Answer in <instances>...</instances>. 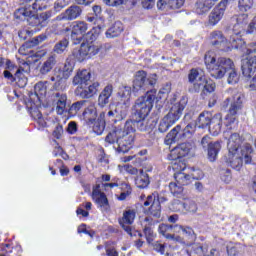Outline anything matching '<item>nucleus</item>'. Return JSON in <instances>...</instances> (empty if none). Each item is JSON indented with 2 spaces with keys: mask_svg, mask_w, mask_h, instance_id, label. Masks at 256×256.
Segmentation results:
<instances>
[{
  "mask_svg": "<svg viewBox=\"0 0 256 256\" xmlns=\"http://www.w3.org/2000/svg\"><path fill=\"white\" fill-rule=\"evenodd\" d=\"M127 113H129V110H127L125 107L116 104V107L114 110H110L107 113V117L110 121L113 123H117V121H123L125 117H127Z\"/></svg>",
  "mask_w": 256,
  "mask_h": 256,
  "instance_id": "nucleus-21",
  "label": "nucleus"
},
{
  "mask_svg": "<svg viewBox=\"0 0 256 256\" xmlns=\"http://www.w3.org/2000/svg\"><path fill=\"white\" fill-rule=\"evenodd\" d=\"M238 7L240 11H249L253 7V0H239Z\"/></svg>",
  "mask_w": 256,
  "mask_h": 256,
  "instance_id": "nucleus-52",
  "label": "nucleus"
},
{
  "mask_svg": "<svg viewBox=\"0 0 256 256\" xmlns=\"http://www.w3.org/2000/svg\"><path fill=\"white\" fill-rule=\"evenodd\" d=\"M173 211L183 212L185 211V202H181L180 200H174L172 203Z\"/></svg>",
  "mask_w": 256,
  "mask_h": 256,
  "instance_id": "nucleus-54",
  "label": "nucleus"
},
{
  "mask_svg": "<svg viewBox=\"0 0 256 256\" xmlns=\"http://www.w3.org/2000/svg\"><path fill=\"white\" fill-rule=\"evenodd\" d=\"M183 131H184V133L182 135H184L186 137V139H189V137H191V135H193L195 133V124L189 123L183 129Z\"/></svg>",
  "mask_w": 256,
  "mask_h": 256,
  "instance_id": "nucleus-53",
  "label": "nucleus"
},
{
  "mask_svg": "<svg viewBox=\"0 0 256 256\" xmlns=\"http://www.w3.org/2000/svg\"><path fill=\"white\" fill-rule=\"evenodd\" d=\"M179 159L180 158L172 159V161H175L172 165V169L175 173H184L189 168H187V165Z\"/></svg>",
  "mask_w": 256,
  "mask_h": 256,
  "instance_id": "nucleus-45",
  "label": "nucleus"
},
{
  "mask_svg": "<svg viewBox=\"0 0 256 256\" xmlns=\"http://www.w3.org/2000/svg\"><path fill=\"white\" fill-rule=\"evenodd\" d=\"M72 1L73 0H56V2L54 3V11H56V13H59V11L65 9L67 5H70Z\"/></svg>",
  "mask_w": 256,
  "mask_h": 256,
  "instance_id": "nucleus-49",
  "label": "nucleus"
},
{
  "mask_svg": "<svg viewBox=\"0 0 256 256\" xmlns=\"http://www.w3.org/2000/svg\"><path fill=\"white\" fill-rule=\"evenodd\" d=\"M97 91H99V83L97 82H94L89 87L85 86L82 89H78L80 97L83 99H89L90 97H93V95L97 94Z\"/></svg>",
  "mask_w": 256,
  "mask_h": 256,
  "instance_id": "nucleus-33",
  "label": "nucleus"
},
{
  "mask_svg": "<svg viewBox=\"0 0 256 256\" xmlns=\"http://www.w3.org/2000/svg\"><path fill=\"white\" fill-rule=\"evenodd\" d=\"M53 155L54 157H63V159H67V154L63 152V148H61L59 145L54 147Z\"/></svg>",
  "mask_w": 256,
  "mask_h": 256,
  "instance_id": "nucleus-60",
  "label": "nucleus"
},
{
  "mask_svg": "<svg viewBox=\"0 0 256 256\" xmlns=\"http://www.w3.org/2000/svg\"><path fill=\"white\" fill-rule=\"evenodd\" d=\"M212 45H220V49L225 50L227 40L223 37V33L214 31L211 33Z\"/></svg>",
  "mask_w": 256,
  "mask_h": 256,
  "instance_id": "nucleus-41",
  "label": "nucleus"
},
{
  "mask_svg": "<svg viewBox=\"0 0 256 256\" xmlns=\"http://www.w3.org/2000/svg\"><path fill=\"white\" fill-rule=\"evenodd\" d=\"M188 81L190 83V93H213L215 91V82L213 80H207V77L203 72H199L197 69H191L188 74Z\"/></svg>",
  "mask_w": 256,
  "mask_h": 256,
  "instance_id": "nucleus-6",
  "label": "nucleus"
},
{
  "mask_svg": "<svg viewBox=\"0 0 256 256\" xmlns=\"http://www.w3.org/2000/svg\"><path fill=\"white\" fill-rule=\"evenodd\" d=\"M83 120L88 123V125H91L95 122V119H97V108L94 106V104L89 105L82 114Z\"/></svg>",
  "mask_w": 256,
  "mask_h": 256,
  "instance_id": "nucleus-31",
  "label": "nucleus"
},
{
  "mask_svg": "<svg viewBox=\"0 0 256 256\" xmlns=\"http://www.w3.org/2000/svg\"><path fill=\"white\" fill-rule=\"evenodd\" d=\"M67 47H69V41L67 39H63L55 44L53 51L54 53H57V55H61L62 53H65Z\"/></svg>",
  "mask_w": 256,
  "mask_h": 256,
  "instance_id": "nucleus-46",
  "label": "nucleus"
},
{
  "mask_svg": "<svg viewBox=\"0 0 256 256\" xmlns=\"http://www.w3.org/2000/svg\"><path fill=\"white\" fill-rule=\"evenodd\" d=\"M99 33H101V29L93 28L86 34V39H88L90 43H93V41H95L99 37Z\"/></svg>",
  "mask_w": 256,
  "mask_h": 256,
  "instance_id": "nucleus-51",
  "label": "nucleus"
},
{
  "mask_svg": "<svg viewBox=\"0 0 256 256\" xmlns=\"http://www.w3.org/2000/svg\"><path fill=\"white\" fill-rule=\"evenodd\" d=\"M34 93L37 97H45L47 95V82H38L34 86Z\"/></svg>",
  "mask_w": 256,
  "mask_h": 256,
  "instance_id": "nucleus-44",
  "label": "nucleus"
},
{
  "mask_svg": "<svg viewBox=\"0 0 256 256\" xmlns=\"http://www.w3.org/2000/svg\"><path fill=\"white\" fill-rule=\"evenodd\" d=\"M174 233L182 234L184 241H186V245H193L195 239H197V236L191 227L176 224L174 225Z\"/></svg>",
  "mask_w": 256,
  "mask_h": 256,
  "instance_id": "nucleus-17",
  "label": "nucleus"
},
{
  "mask_svg": "<svg viewBox=\"0 0 256 256\" xmlns=\"http://www.w3.org/2000/svg\"><path fill=\"white\" fill-rule=\"evenodd\" d=\"M232 49H241L242 53L244 55H251V53H256V42H252L250 44H245V41L241 39V37H238L235 39V37L230 40Z\"/></svg>",
  "mask_w": 256,
  "mask_h": 256,
  "instance_id": "nucleus-14",
  "label": "nucleus"
},
{
  "mask_svg": "<svg viewBox=\"0 0 256 256\" xmlns=\"http://www.w3.org/2000/svg\"><path fill=\"white\" fill-rule=\"evenodd\" d=\"M227 9V0H222L209 14L208 23L212 27H215L223 16L225 15V10Z\"/></svg>",
  "mask_w": 256,
  "mask_h": 256,
  "instance_id": "nucleus-13",
  "label": "nucleus"
},
{
  "mask_svg": "<svg viewBox=\"0 0 256 256\" xmlns=\"http://www.w3.org/2000/svg\"><path fill=\"white\" fill-rule=\"evenodd\" d=\"M241 136L238 133H233L228 140V151H240Z\"/></svg>",
  "mask_w": 256,
  "mask_h": 256,
  "instance_id": "nucleus-38",
  "label": "nucleus"
},
{
  "mask_svg": "<svg viewBox=\"0 0 256 256\" xmlns=\"http://www.w3.org/2000/svg\"><path fill=\"white\" fill-rule=\"evenodd\" d=\"M191 170H186L185 172L174 173V179L178 185H189L191 179Z\"/></svg>",
  "mask_w": 256,
  "mask_h": 256,
  "instance_id": "nucleus-37",
  "label": "nucleus"
},
{
  "mask_svg": "<svg viewBox=\"0 0 256 256\" xmlns=\"http://www.w3.org/2000/svg\"><path fill=\"white\" fill-rule=\"evenodd\" d=\"M92 200L97 205L98 209L102 211V213H109V211H111V205H109V199H107V195H105L101 191V184H96L93 187Z\"/></svg>",
  "mask_w": 256,
  "mask_h": 256,
  "instance_id": "nucleus-11",
  "label": "nucleus"
},
{
  "mask_svg": "<svg viewBox=\"0 0 256 256\" xmlns=\"http://www.w3.org/2000/svg\"><path fill=\"white\" fill-rule=\"evenodd\" d=\"M190 151V143H181L170 152V159H181V157H186V155H189Z\"/></svg>",
  "mask_w": 256,
  "mask_h": 256,
  "instance_id": "nucleus-27",
  "label": "nucleus"
},
{
  "mask_svg": "<svg viewBox=\"0 0 256 256\" xmlns=\"http://www.w3.org/2000/svg\"><path fill=\"white\" fill-rule=\"evenodd\" d=\"M80 58L79 61L83 60L85 57H93L99 53V47L92 44H82L79 50Z\"/></svg>",
  "mask_w": 256,
  "mask_h": 256,
  "instance_id": "nucleus-28",
  "label": "nucleus"
},
{
  "mask_svg": "<svg viewBox=\"0 0 256 256\" xmlns=\"http://www.w3.org/2000/svg\"><path fill=\"white\" fill-rule=\"evenodd\" d=\"M206 69L215 79H223L227 73V83L229 85H237L239 83V74L235 69V63L230 58L220 57L217 59L215 52L208 51L204 56Z\"/></svg>",
  "mask_w": 256,
  "mask_h": 256,
  "instance_id": "nucleus-2",
  "label": "nucleus"
},
{
  "mask_svg": "<svg viewBox=\"0 0 256 256\" xmlns=\"http://www.w3.org/2000/svg\"><path fill=\"white\" fill-rule=\"evenodd\" d=\"M57 65V55H49L45 61L40 64L39 73L40 75H47L53 71V68Z\"/></svg>",
  "mask_w": 256,
  "mask_h": 256,
  "instance_id": "nucleus-24",
  "label": "nucleus"
},
{
  "mask_svg": "<svg viewBox=\"0 0 256 256\" xmlns=\"http://www.w3.org/2000/svg\"><path fill=\"white\" fill-rule=\"evenodd\" d=\"M81 13H83L81 7L73 5L66 9L61 17L62 19H66V21H75V19L81 17Z\"/></svg>",
  "mask_w": 256,
  "mask_h": 256,
  "instance_id": "nucleus-29",
  "label": "nucleus"
},
{
  "mask_svg": "<svg viewBox=\"0 0 256 256\" xmlns=\"http://www.w3.org/2000/svg\"><path fill=\"white\" fill-rule=\"evenodd\" d=\"M224 159L229 167L239 171L243 167V161L246 164L251 163L253 159V147L250 144H244L240 147V150H228Z\"/></svg>",
  "mask_w": 256,
  "mask_h": 256,
  "instance_id": "nucleus-5",
  "label": "nucleus"
},
{
  "mask_svg": "<svg viewBox=\"0 0 256 256\" xmlns=\"http://www.w3.org/2000/svg\"><path fill=\"white\" fill-rule=\"evenodd\" d=\"M91 80V72L87 69L78 70L76 75L73 78V85H77L78 89H84L89 85Z\"/></svg>",
  "mask_w": 256,
  "mask_h": 256,
  "instance_id": "nucleus-18",
  "label": "nucleus"
},
{
  "mask_svg": "<svg viewBox=\"0 0 256 256\" xmlns=\"http://www.w3.org/2000/svg\"><path fill=\"white\" fill-rule=\"evenodd\" d=\"M142 227H144V233L146 236V239L148 243H151V237H153V230H151V225H153V218L151 217H146L142 222H141Z\"/></svg>",
  "mask_w": 256,
  "mask_h": 256,
  "instance_id": "nucleus-39",
  "label": "nucleus"
},
{
  "mask_svg": "<svg viewBox=\"0 0 256 256\" xmlns=\"http://www.w3.org/2000/svg\"><path fill=\"white\" fill-rule=\"evenodd\" d=\"M24 73H27V70L20 66L14 75L15 81L18 79V83L21 87H25V85H27V78H25Z\"/></svg>",
  "mask_w": 256,
  "mask_h": 256,
  "instance_id": "nucleus-43",
  "label": "nucleus"
},
{
  "mask_svg": "<svg viewBox=\"0 0 256 256\" xmlns=\"http://www.w3.org/2000/svg\"><path fill=\"white\" fill-rule=\"evenodd\" d=\"M185 107H187V98L182 97L179 102H175L170 107L169 112L160 119L158 123V131L159 133H167L179 119H181V115H183V111H185Z\"/></svg>",
  "mask_w": 256,
  "mask_h": 256,
  "instance_id": "nucleus-4",
  "label": "nucleus"
},
{
  "mask_svg": "<svg viewBox=\"0 0 256 256\" xmlns=\"http://www.w3.org/2000/svg\"><path fill=\"white\" fill-rule=\"evenodd\" d=\"M31 15H33V13L26 7L18 8L14 12L15 19H19L20 21L27 20L29 17H31Z\"/></svg>",
  "mask_w": 256,
  "mask_h": 256,
  "instance_id": "nucleus-42",
  "label": "nucleus"
},
{
  "mask_svg": "<svg viewBox=\"0 0 256 256\" xmlns=\"http://www.w3.org/2000/svg\"><path fill=\"white\" fill-rule=\"evenodd\" d=\"M71 73H73V64L71 62H66L62 70L55 71L50 78V81L54 83L53 89L56 91H65L67 88V79L71 77Z\"/></svg>",
  "mask_w": 256,
  "mask_h": 256,
  "instance_id": "nucleus-8",
  "label": "nucleus"
},
{
  "mask_svg": "<svg viewBox=\"0 0 256 256\" xmlns=\"http://www.w3.org/2000/svg\"><path fill=\"white\" fill-rule=\"evenodd\" d=\"M123 32V24L121 22H115L106 32V37L113 39V37H119Z\"/></svg>",
  "mask_w": 256,
  "mask_h": 256,
  "instance_id": "nucleus-40",
  "label": "nucleus"
},
{
  "mask_svg": "<svg viewBox=\"0 0 256 256\" xmlns=\"http://www.w3.org/2000/svg\"><path fill=\"white\" fill-rule=\"evenodd\" d=\"M169 93H171V86L167 84L165 88L160 89L158 95L157 90H150L147 91L144 96L136 99L133 106L135 119H143L147 117L153 109V103L159 101L162 95H167Z\"/></svg>",
  "mask_w": 256,
  "mask_h": 256,
  "instance_id": "nucleus-3",
  "label": "nucleus"
},
{
  "mask_svg": "<svg viewBox=\"0 0 256 256\" xmlns=\"http://www.w3.org/2000/svg\"><path fill=\"white\" fill-rule=\"evenodd\" d=\"M47 39V36L45 34H41L37 37L32 38V40L30 41V47H35L37 45H39L40 43H43V41H45Z\"/></svg>",
  "mask_w": 256,
  "mask_h": 256,
  "instance_id": "nucleus-56",
  "label": "nucleus"
},
{
  "mask_svg": "<svg viewBox=\"0 0 256 256\" xmlns=\"http://www.w3.org/2000/svg\"><path fill=\"white\" fill-rule=\"evenodd\" d=\"M32 8L34 9V11H41L45 9V0H35V2L32 4Z\"/></svg>",
  "mask_w": 256,
  "mask_h": 256,
  "instance_id": "nucleus-58",
  "label": "nucleus"
},
{
  "mask_svg": "<svg viewBox=\"0 0 256 256\" xmlns=\"http://www.w3.org/2000/svg\"><path fill=\"white\" fill-rule=\"evenodd\" d=\"M219 151H221V142H212L208 146V159L209 161H215L217 159V155H219Z\"/></svg>",
  "mask_w": 256,
  "mask_h": 256,
  "instance_id": "nucleus-36",
  "label": "nucleus"
},
{
  "mask_svg": "<svg viewBox=\"0 0 256 256\" xmlns=\"http://www.w3.org/2000/svg\"><path fill=\"white\" fill-rule=\"evenodd\" d=\"M47 39V36L45 34H41L37 37L32 38V40L30 41V47H35L37 45H39L40 43H43V41H45Z\"/></svg>",
  "mask_w": 256,
  "mask_h": 256,
  "instance_id": "nucleus-55",
  "label": "nucleus"
},
{
  "mask_svg": "<svg viewBox=\"0 0 256 256\" xmlns=\"http://www.w3.org/2000/svg\"><path fill=\"white\" fill-rule=\"evenodd\" d=\"M241 69L244 77H251L256 70V56L242 59Z\"/></svg>",
  "mask_w": 256,
  "mask_h": 256,
  "instance_id": "nucleus-26",
  "label": "nucleus"
},
{
  "mask_svg": "<svg viewBox=\"0 0 256 256\" xmlns=\"http://www.w3.org/2000/svg\"><path fill=\"white\" fill-rule=\"evenodd\" d=\"M190 170V179H203V171L200 169L188 168Z\"/></svg>",
  "mask_w": 256,
  "mask_h": 256,
  "instance_id": "nucleus-57",
  "label": "nucleus"
},
{
  "mask_svg": "<svg viewBox=\"0 0 256 256\" xmlns=\"http://www.w3.org/2000/svg\"><path fill=\"white\" fill-rule=\"evenodd\" d=\"M237 244L229 243L227 246V253L229 256H235L238 253Z\"/></svg>",
  "mask_w": 256,
  "mask_h": 256,
  "instance_id": "nucleus-61",
  "label": "nucleus"
},
{
  "mask_svg": "<svg viewBox=\"0 0 256 256\" xmlns=\"http://www.w3.org/2000/svg\"><path fill=\"white\" fill-rule=\"evenodd\" d=\"M105 112H101L94 123L93 131L96 135H103V131H105Z\"/></svg>",
  "mask_w": 256,
  "mask_h": 256,
  "instance_id": "nucleus-35",
  "label": "nucleus"
},
{
  "mask_svg": "<svg viewBox=\"0 0 256 256\" xmlns=\"http://www.w3.org/2000/svg\"><path fill=\"white\" fill-rule=\"evenodd\" d=\"M184 131L181 129V124L176 125L165 138V143L167 145H173L176 141H181V139H186V136L183 135Z\"/></svg>",
  "mask_w": 256,
  "mask_h": 256,
  "instance_id": "nucleus-22",
  "label": "nucleus"
},
{
  "mask_svg": "<svg viewBox=\"0 0 256 256\" xmlns=\"http://www.w3.org/2000/svg\"><path fill=\"white\" fill-rule=\"evenodd\" d=\"M183 186V184L172 182L169 184V189L173 195H179L180 193H183Z\"/></svg>",
  "mask_w": 256,
  "mask_h": 256,
  "instance_id": "nucleus-50",
  "label": "nucleus"
},
{
  "mask_svg": "<svg viewBox=\"0 0 256 256\" xmlns=\"http://www.w3.org/2000/svg\"><path fill=\"white\" fill-rule=\"evenodd\" d=\"M166 239L174 241L175 243H184L185 245H187V242L185 241L184 238L175 234L166 235Z\"/></svg>",
  "mask_w": 256,
  "mask_h": 256,
  "instance_id": "nucleus-59",
  "label": "nucleus"
},
{
  "mask_svg": "<svg viewBox=\"0 0 256 256\" xmlns=\"http://www.w3.org/2000/svg\"><path fill=\"white\" fill-rule=\"evenodd\" d=\"M233 99L231 100V105L229 108V112L225 118V125L228 127V129H233L231 125L235 123L237 112L241 111L243 108V95L241 92L237 90H232Z\"/></svg>",
  "mask_w": 256,
  "mask_h": 256,
  "instance_id": "nucleus-10",
  "label": "nucleus"
},
{
  "mask_svg": "<svg viewBox=\"0 0 256 256\" xmlns=\"http://www.w3.org/2000/svg\"><path fill=\"white\" fill-rule=\"evenodd\" d=\"M190 256H219V252L217 249H211L209 251L207 244H194L190 250Z\"/></svg>",
  "mask_w": 256,
  "mask_h": 256,
  "instance_id": "nucleus-19",
  "label": "nucleus"
},
{
  "mask_svg": "<svg viewBox=\"0 0 256 256\" xmlns=\"http://www.w3.org/2000/svg\"><path fill=\"white\" fill-rule=\"evenodd\" d=\"M52 103L55 106L57 115H63L67 111V94L56 92L52 95Z\"/></svg>",
  "mask_w": 256,
  "mask_h": 256,
  "instance_id": "nucleus-15",
  "label": "nucleus"
},
{
  "mask_svg": "<svg viewBox=\"0 0 256 256\" xmlns=\"http://www.w3.org/2000/svg\"><path fill=\"white\" fill-rule=\"evenodd\" d=\"M149 183V174L143 170H139V173L135 178V185L138 189H145V187L149 186Z\"/></svg>",
  "mask_w": 256,
  "mask_h": 256,
  "instance_id": "nucleus-34",
  "label": "nucleus"
},
{
  "mask_svg": "<svg viewBox=\"0 0 256 256\" xmlns=\"http://www.w3.org/2000/svg\"><path fill=\"white\" fill-rule=\"evenodd\" d=\"M183 0H158L157 7L161 11L165 9H179L183 7Z\"/></svg>",
  "mask_w": 256,
  "mask_h": 256,
  "instance_id": "nucleus-30",
  "label": "nucleus"
},
{
  "mask_svg": "<svg viewBox=\"0 0 256 256\" xmlns=\"http://www.w3.org/2000/svg\"><path fill=\"white\" fill-rule=\"evenodd\" d=\"M144 207H148V214L153 215V217H161V202L159 201V196L151 194L147 196Z\"/></svg>",
  "mask_w": 256,
  "mask_h": 256,
  "instance_id": "nucleus-12",
  "label": "nucleus"
},
{
  "mask_svg": "<svg viewBox=\"0 0 256 256\" xmlns=\"http://www.w3.org/2000/svg\"><path fill=\"white\" fill-rule=\"evenodd\" d=\"M256 31V16L252 19L251 23L248 26L247 33H255Z\"/></svg>",
  "mask_w": 256,
  "mask_h": 256,
  "instance_id": "nucleus-64",
  "label": "nucleus"
},
{
  "mask_svg": "<svg viewBox=\"0 0 256 256\" xmlns=\"http://www.w3.org/2000/svg\"><path fill=\"white\" fill-rule=\"evenodd\" d=\"M184 211L188 213H197V203L191 199L184 200Z\"/></svg>",
  "mask_w": 256,
  "mask_h": 256,
  "instance_id": "nucleus-48",
  "label": "nucleus"
},
{
  "mask_svg": "<svg viewBox=\"0 0 256 256\" xmlns=\"http://www.w3.org/2000/svg\"><path fill=\"white\" fill-rule=\"evenodd\" d=\"M231 171L229 170H226L222 173V176H221V180L224 182V183H231Z\"/></svg>",
  "mask_w": 256,
  "mask_h": 256,
  "instance_id": "nucleus-63",
  "label": "nucleus"
},
{
  "mask_svg": "<svg viewBox=\"0 0 256 256\" xmlns=\"http://www.w3.org/2000/svg\"><path fill=\"white\" fill-rule=\"evenodd\" d=\"M232 23L234 24V29L236 32V34L234 36H232L230 38V41H233V37L235 39H237L238 37H241V31H243V27H245V25H247V23H249V16L247 14H240L238 16H234L232 18Z\"/></svg>",
  "mask_w": 256,
  "mask_h": 256,
  "instance_id": "nucleus-20",
  "label": "nucleus"
},
{
  "mask_svg": "<svg viewBox=\"0 0 256 256\" xmlns=\"http://www.w3.org/2000/svg\"><path fill=\"white\" fill-rule=\"evenodd\" d=\"M62 135H63V126L57 125L53 131V137H55V139H61Z\"/></svg>",
  "mask_w": 256,
  "mask_h": 256,
  "instance_id": "nucleus-62",
  "label": "nucleus"
},
{
  "mask_svg": "<svg viewBox=\"0 0 256 256\" xmlns=\"http://www.w3.org/2000/svg\"><path fill=\"white\" fill-rule=\"evenodd\" d=\"M222 122L223 115H221V113H217L213 116L211 112H202L196 121V126L199 127V129L209 127L211 135L217 137V135L221 133Z\"/></svg>",
  "mask_w": 256,
  "mask_h": 256,
  "instance_id": "nucleus-7",
  "label": "nucleus"
},
{
  "mask_svg": "<svg viewBox=\"0 0 256 256\" xmlns=\"http://www.w3.org/2000/svg\"><path fill=\"white\" fill-rule=\"evenodd\" d=\"M135 221V212L133 210H126L123 213L122 219H120L119 223L121 227L128 233V235H131V225Z\"/></svg>",
  "mask_w": 256,
  "mask_h": 256,
  "instance_id": "nucleus-25",
  "label": "nucleus"
},
{
  "mask_svg": "<svg viewBox=\"0 0 256 256\" xmlns=\"http://www.w3.org/2000/svg\"><path fill=\"white\" fill-rule=\"evenodd\" d=\"M87 29H89V27L87 26L86 22L84 21L74 22L72 27V34H71L72 39H76V41H81L85 33H87Z\"/></svg>",
  "mask_w": 256,
  "mask_h": 256,
  "instance_id": "nucleus-23",
  "label": "nucleus"
},
{
  "mask_svg": "<svg viewBox=\"0 0 256 256\" xmlns=\"http://www.w3.org/2000/svg\"><path fill=\"white\" fill-rule=\"evenodd\" d=\"M157 83V75L152 74L147 76V72L140 70L136 72L133 80V93H139V91H147L151 87H155Z\"/></svg>",
  "mask_w": 256,
  "mask_h": 256,
  "instance_id": "nucleus-9",
  "label": "nucleus"
},
{
  "mask_svg": "<svg viewBox=\"0 0 256 256\" xmlns=\"http://www.w3.org/2000/svg\"><path fill=\"white\" fill-rule=\"evenodd\" d=\"M158 231L160 235H163V237L167 239V235H171L169 234V231H173V233H175V225L160 224Z\"/></svg>",
  "mask_w": 256,
  "mask_h": 256,
  "instance_id": "nucleus-47",
  "label": "nucleus"
},
{
  "mask_svg": "<svg viewBox=\"0 0 256 256\" xmlns=\"http://www.w3.org/2000/svg\"><path fill=\"white\" fill-rule=\"evenodd\" d=\"M117 105L124 107L129 111L131 107V87L130 86H121L118 91V102Z\"/></svg>",
  "mask_w": 256,
  "mask_h": 256,
  "instance_id": "nucleus-16",
  "label": "nucleus"
},
{
  "mask_svg": "<svg viewBox=\"0 0 256 256\" xmlns=\"http://www.w3.org/2000/svg\"><path fill=\"white\" fill-rule=\"evenodd\" d=\"M157 121L155 119L136 118V120H127L124 127L117 125L113 126L111 131L107 134L105 142L109 145L117 143L118 151L120 153H127L135 141V127H138L139 131H153Z\"/></svg>",
  "mask_w": 256,
  "mask_h": 256,
  "instance_id": "nucleus-1",
  "label": "nucleus"
},
{
  "mask_svg": "<svg viewBox=\"0 0 256 256\" xmlns=\"http://www.w3.org/2000/svg\"><path fill=\"white\" fill-rule=\"evenodd\" d=\"M213 5H215L213 0H198L196 2V13L198 15H205V13H209Z\"/></svg>",
  "mask_w": 256,
  "mask_h": 256,
  "instance_id": "nucleus-32",
  "label": "nucleus"
}]
</instances>
